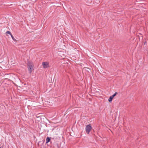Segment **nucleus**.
<instances>
[{"mask_svg": "<svg viewBox=\"0 0 148 148\" xmlns=\"http://www.w3.org/2000/svg\"><path fill=\"white\" fill-rule=\"evenodd\" d=\"M27 66L29 72L30 73H31L33 70V64L30 62H28Z\"/></svg>", "mask_w": 148, "mask_h": 148, "instance_id": "1", "label": "nucleus"}, {"mask_svg": "<svg viewBox=\"0 0 148 148\" xmlns=\"http://www.w3.org/2000/svg\"><path fill=\"white\" fill-rule=\"evenodd\" d=\"M92 128V127L90 124H89V125H87L85 128L86 133L88 134H89Z\"/></svg>", "mask_w": 148, "mask_h": 148, "instance_id": "2", "label": "nucleus"}, {"mask_svg": "<svg viewBox=\"0 0 148 148\" xmlns=\"http://www.w3.org/2000/svg\"><path fill=\"white\" fill-rule=\"evenodd\" d=\"M42 65L43 68L45 69L49 67V63L48 62H43Z\"/></svg>", "mask_w": 148, "mask_h": 148, "instance_id": "3", "label": "nucleus"}, {"mask_svg": "<svg viewBox=\"0 0 148 148\" xmlns=\"http://www.w3.org/2000/svg\"><path fill=\"white\" fill-rule=\"evenodd\" d=\"M117 94H118V93L117 92H115L113 95L112 96H110L109 98L108 99V101L110 102L112 101L113 98Z\"/></svg>", "mask_w": 148, "mask_h": 148, "instance_id": "4", "label": "nucleus"}, {"mask_svg": "<svg viewBox=\"0 0 148 148\" xmlns=\"http://www.w3.org/2000/svg\"><path fill=\"white\" fill-rule=\"evenodd\" d=\"M51 140V138L49 137H47L46 139V143H47L49 142Z\"/></svg>", "mask_w": 148, "mask_h": 148, "instance_id": "5", "label": "nucleus"}, {"mask_svg": "<svg viewBox=\"0 0 148 148\" xmlns=\"http://www.w3.org/2000/svg\"><path fill=\"white\" fill-rule=\"evenodd\" d=\"M11 36L12 39L14 41H16V40L14 38V36H12V34L11 35Z\"/></svg>", "mask_w": 148, "mask_h": 148, "instance_id": "6", "label": "nucleus"}, {"mask_svg": "<svg viewBox=\"0 0 148 148\" xmlns=\"http://www.w3.org/2000/svg\"><path fill=\"white\" fill-rule=\"evenodd\" d=\"M6 34H10V35L12 34L11 33V32L10 31H7L6 32Z\"/></svg>", "mask_w": 148, "mask_h": 148, "instance_id": "7", "label": "nucleus"}, {"mask_svg": "<svg viewBox=\"0 0 148 148\" xmlns=\"http://www.w3.org/2000/svg\"><path fill=\"white\" fill-rule=\"evenodd\" d=\"M147 43V42L146 41H145V42H144V44L145 45V44H146V43Z\"/></svg>", "mask_w": 148, "mask_h": 148, "instance_id": "8", "label": "nucleus"}, {"mask_svg": "<svg viewBox=\"0 0 148 148\" xmlns=\"http://www.w3.org/2000/svg\"><path fill=\"white\" fill-rule=\"evenodd\" d=\"M0 148H1V147H0Z\"/></svg>", "mask_w": 148, "mask_h": 148, "instance_id": "9", "label": "nucleus"}]
</instances>
